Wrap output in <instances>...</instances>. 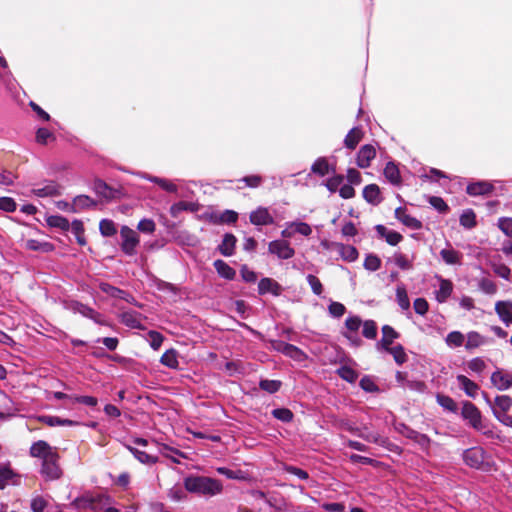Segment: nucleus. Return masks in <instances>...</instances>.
<instances>
[{
    "instance_id": "obj_1",
    "label": "nucleus",
    "mask_w": 512,
    "mask_h": 512,
    "mask_svg": "<svg viewBox=\"0 0 512 512\" xmlns=\"http://www.w3.org/2000/svg\"><path fill=\"white\" fill-rule=\"evenodd\" d=\"M30 455L42 460L41 473L48 480L60 478L62 471L58 464L59 455L56 448L47 442L39 440L30 447Z\"/></svg>"
},
{
    "instance_id": "obj_2",
    "label": "nucleus",
    "mask_w": 512,
    "mask_h": 512,
    "mask_svg": "<svg viewBox=\"0 0 512 512\" xmlns=\"http://www.w3.org/2000/svg\"><path fill=\"white\" fill-rule=\"evenodd\" d=\"M185 489L200 496L213 497L222 492V483L214 478L205 476H189L184 480Z\"/></svg>"
},
{
    "instance_id": "obj_3",
    "label": "nucleus",
    "mask_w": 512,
    "mask_h": 512,
    "mask_svg": "<svg viewBox=\"0 0 512 512\" xmlns=\"http://www.w3.org/2000/svg\"><path fill=\"white\" fill-rule=\"evenodd\" d=\"M120 236L122 239L121 248L123 252L128 255L135 254V249L139 244L137 233L133 229L123 226L120 230Z\"/></svg>"
},
{
    "instance_id": "obj_4",
    "label": "nucleus",
    "mask_w": 512,
    "mask_h": 512,
    "mask_svg": "<svg viewBox=\"0 0 512 512\" xmlns=\"http://www.w3.org/2000/svg\"><path fill=\"white\" fill-rule=\"evenodd\" d=\"M268 251L280 259H290L295 251L286 240H274L268 245Z\"/></svg>"
},
{
    "instance_id": "obj_5",
    "label": "nucleus",
    "mask_w": 512,
    "mask_h": 512,
    "mask_svg": "<svg viewBox=\"0 0 512 512\" xmlns=\"http://www.w3.org/2000/svg\"><path fill=\"white\" fill-rule=\"evenodd\" d=\"M462 416L469 421V424L477 429H482L481 413L479 409L471 402H465L462 407Z\"/></svg>"
},
{
    "instance_id": "obj_6",
    "label": "nucleus",
    "mask_w": 512,
    "mask_h": 512,
    "mask_svg": "<svg viewBox=\"0 0 512 512\" xmlns=\"http://www.w3.org/2000/svg\"><path fill=\"white\" fill-rule=\"evenodd\" d=\"M376 157V149L373 145H363L357 153L356 164L359 168L365 169L371 165V161Z\"/></svg>"
},
{
    "instance_id": "obj_7",
    "label": "nucleus",
    "mask_w": 512,
    "mask_h": 512,
    "mask_svg": "<svg viewBox=\"0 0 512 512\" xmlns=\"http://www.w3.org/2000/svg\"><path fill=\"white\" fill-rule=\"evenodd\" d=\"M491 382L498 390H507L512 387V373L498 369L492 373Z\"/></svg>"
},
{
    "instance_id": "obj_8",
    "label": "nucleus",
    "mask_w": 512,
    "mask_h": 512,
    "mask_svg": "<svg viewBox=\"0 0 512 512\" xmlns=\"http://www.w3.org/2000/svg\"><path fill=\"white\" fill-rule=\"evenodd\" d=\"M464 461L473 468H479L484 462V451L481 448L474 447L465 451Z\"/></svg>"
},
{
    "instance_id": "obj_9",
    "label": "nucleus",
    "mask_w": 512,
    "mask_h": 512,
    "mask_svg": "<svg viewBox=\"0 0 512 512\" xmlns=\"http://www.w3.org/2000/svg\"><path fill=\"white\" fill-rule=\"evenodd\" d=\"M495 312L500 320L509 326L512 324V302L511 301H497L495 303Z\"/></svg>"
},
{
    "instance_id": "obj_10",
    "label": "nucleus",
    "mask_w": 512,
    "mask_h": 512,
    "mask_svg": "<svg viewBox=\"0 0 512 512\" xmlns=\"http://www.w3.org/2000/svg\"><path fill=\"white\" fill-rule=\"evenodd\" d=\"M398 337L399 333L396 332L393 327L384 325L382 327V338L376 345L377 349L383 348L384 350H387L391 348L392 343Z\"/></svg>"
},
{
    "instance_id": "obj_11",
    "label": "nucleus",
    "mask_w": 512,
    "mask_h": 512,
    "mask_svg": "<svg viewBox=\"0 0 512 512\" xmlns=\"http://www.w3.org/2000/svg\"><path fill=\"white\" fill-rule=\"evenodd\" d=\"M32 193L37 197H54L60 195V186L53 181L46 182L43 186L34 188Z\"/></svg>"
},
{
    "instance_id": "obj_12",
    "label": "nucleus",
    "mask_w": 512,
    "mask_h": 512,
    "mask_svg": "<svg viewBox=\"0 0 512 512\" xmlns=\"http://www.w3.org/2000/svg\"><path fill=\"white\" fill-rule=\"evenodd\" d=\"M395 217L402 224L407 226L410 229L418 230L422 228V223L415 217L406 213V210L402 207H399L395 210Z\"/></svg>"
},
{
    "instance_id": "obj_13",
    "label": "nucleus",
    "mask_w": 512,
    "mask_h": 512,
    "mask_svg": "<svg viewBox=\"0 0 512 512\" xmlns=\"http://www.w3.org/2000/svg\"><path fill=\"white\" fill-rule=\"evenodd\" d=\"M439 280V289L435 292L436 300L439 303H444L451 296L453 291V283L444 278H438Z\"/></svg>"
},
{
    "instance_id": "obj_14",
    "label": "nucleus",
    "mask_w": 512,
    "mask_h": 512,
    "mask_svg": "<svg viewBox=\"0 0 512 512\" xmlns=\"http://www.w3.org/2000/svg\"><path fill=\"white\" fill-rule=\"evenodd\" d=\"M250 221L254 225H268L273 223V217L266 208L259 207L250 214Z\"/></svg>"
},
{
    "instance_id": "obj_15",
    "label": "nucleus",
    "mask_w": 512,
    "mask_h": 512,
    "mask_svg": "<svg viewBox=\"0 0 512 512\" xmlns=\"http://www.w3.org/2000/svg\"><path fill=\"white\" fill-rule=\"evenodd\" d=\"M258 291L260 294L271 293L278 296L281 293V286L271 278H263L258 284Z\"/></svg>"
},
{
    "instance_id": "obj_16",
    "label": "nucleus",
    "mask_w": 512,
    "mask_h": 512,
    "mask_svg": "<svg viewBox=\"0 0 512 512\" xmlns=\"http://www.w3.org/2000/svg\"><path fill=\"white\" fill-rule=\"evenodd\" d=\"M364 132L360 127L352 128L344 139V145L346 148L353 150L359 144V142L363 139Z\"/></svg>"
},
{
    "instance_id": "obj_17",
    "label": "nucleus",
    "mask_w": 512,
    "mask_h": 512,
    "mask_svg": "<svg viewBox=\"0 0 512 512\" xmlns=\"http://www.w3.org/2000/svg\"><path fill=\"white\" fill-rule=\"evenodd\" d=\"M364 199L373 205H377L381 202L380 188L376 184H370L363 189Z\"/></svg>"
},
{
    "instance_id": "obj_18",
    "label": "nucleus",
    "mask_w": 512,
    "mask_h": 512,
    "mask_svg": "<svg viewBox=\"0 0 512 512\" xmlns=\"http://www.w3.org/2000/svg\"><path fill=\"white\" fill-rule=\"evenodd\" d=\"M512 406V398L508 395H500L495 398L494 405L492 407L493 414L496 417V413H507Z\"/></svg>"
},
{
    "instance_id": "obj_19",
    "label": "nucleus",
    "mask_w": 512,
    "mask_h": 512,
    "mask_svg": "<svg viewBox=\"0 0 512 512\" xmlns=\"http://www.w3.org/2000/svg\"><path fill=\"white\" fill-rule=\"evenodd\" d=\"M457 381H458L459 387L462 390H464V392L469 397L474 398L477 395V392L479 390V386L475 382H473L472 380H470L469 378H467L464 375H458L457 376Z\"/></svg>"
},
{
    "instance_id": "obj_20",
    "label": "nucleus",
    "mask_w": 512,
    "mask_h": 512,
    "mask_svg": "<svg viewBox=\"0 0 512 512\" xmlns=\"http://www.w3.org/2000/svg\"><path fill=\"white\" fill-rule=\"evenodd\" d=\"M465 338H466L465 348L467 350L476 349L486 343L485 337L482 336L477 331L468 332L467 335L465 336Z\"/></svg>"
},
{
    "instance_id": "obj_21",
    "label": "nucleus",
    "mask_w": 512,
    "mask_h": 512,
    "mask_svg": "<svg viewBox=\"0 0 512 512\" xmlns=\"http://www.w3.org/2000/svg\"><path fill=\"white\" fill-rule=\"evenodd\" d=\"M199 205L194 202L179 201L173 204L170 208V213L173 217H177L182 211L197 212Z\"/></svg>"
},
{
    "instance_id": "obj_22",
    "label": "nucleus",
    "mask_w": 512,
    "mask_h": 512,
    "mask_svg": "<svg viewBox=\"0 0 512 512\" xmlns=\"http://www.w3.org/2000/svg\"><path fill=\"white\" fill-rule=\"evenodd\" d=\"M39 421L48 425V426H77L79 422L70 420V419H62L57 416H41Z\"/></svg>"
},
{
    "instance_id": "obj_23",
    "label": "nucleus",
    "mask_w": 512,
    "mask_h": 512,
    "mask_svg": "<svg viewBox=\"0 0 512 512\" xmlns=\"http://www.w3.org/2000/svg\"><path fill=\"white\" fill-rule=\"evenodd\" d=\"M384 176L393 185L401 183L400 171L394 162H388L384 168Z\"/></svg>"
},
{
    "instance_id": "obj_24",
    "label": "nucleus",
    "mask_w": 512,
    "mask_h": 512,
    "mask_svg": "<svg viewBox=\"0 0 512 512\" xmlns=\"http://www.w3.org/2000/svg\"><path fill=\"white\" fill-rule=\"evenodd\" d=\"M143 178L157 184L159 187H161L163 190L169 193H177L178 191L177 185L168 179L159 178L147 174L143 175Z\"/></svg>"
},
{
    "instance_id": "obj_25",
    "label": "nucleus",
    "mask_w": 512,
    "mask_h": 512,
    "mask_svg": "<svg viewBox=\"0 0 512 512\" xmlns=\"http://www.w3.org/2000/svg\"><path fill=\"white\" fill-rule=\"evenodd\" d=\"M376 230L390 245H397L402 240L401 234L396 231L388 230L383 225H377Z\"/></svg>"
},
{
    "instance_id": "obj_26",
    "label": "nucleus",
    "mask_w": 512,
    "mask_h": 512,
    "mask_svg": "<svg viewBox=\"0 0 512 512\" xmlns=\"http://www.w3.org/2000/svg\"><path fill=\"white\" fill-rule=\"evenodd\" d=\"M493 186L487 182L473 183L467 186V193L469 195L477 196L488 194L492 191Z\"/></svg>"
},
{
    "instance_id": "obj_27",
    "label": "nucleus",
    "mask_w": 512,
    "mask_h": 512,
    "mask_svg": "<svg viewBox=\"0 0 512 512\" xmlns=\"http://www.w3.org/2000/svg\"><path fill=\"white\" fill-rule=\"evenodd\" d=\"M214 267L217 273L225 279L232 280L236 275L235 270L223 260H216L214 262Z\"/></svg>"
},
{
    "instance_id": "obj_28",
    "label": "nucleus",
    "mask_w": 512,
    "mask_h": 512,
    "mask_svg": "<svg viewBox=\"0 0 512 512\" xmlns=\"http://www.w3.org/2000/svg\"><path fill=\"white\" fill-rule=\"evenodd\" d=\"M440 255L444 262L449 265L459 264L462 259V254L453 248L441 250Z\"/></svg>"
},
{
    "instance_id": "obj_29",
    "label": "nucleus",
    "mask_w": 512,
    "mask_h": 512,
    "mask_svg": "<svg viewBox=\"0 0 512 512\" xmlns=\"http://www.w3.org/2000/svg\"><path fill=\"white\" fill-rule=\"evenodd\" d=\"M160 362L171 369L178 368L179 362H178V353L174 349L167 350L160 359Z\"/></svg>"
},
{
    "instance_id": "obj_30",
    "label": "nucleus",
    "mask_w": 512,
    "mask_h": 512,
    "mask_svg": "<svg viewBox=\"0 0 512 512\" xmlns=\"http://www.w3.org/2000/svg\"><path fill=\"white\" fill-rule=\"evenodd\" d=\"M235 244V236L232 234H226L221 245L219 246V250L224 256H231L234 252Z\"/></svg>"
},
{
    "instance_id": "obj_31",
    "label": "nucleus",
    "mask_w": 512,
    "mask_h": 512,
    "mask_svg": "<svg viewBox=\"0 0 512 512\" xmlns=\"http://www.w3.org/2000/svg\"><path fill=\"white\" fill-rule=\"evenodd\" d=\"M238 218V214L233 210H226L219 214H212L211 219L214 223H234Z\"/></svg>"
},
{
    "instance_id": "obj_32",
    "label": "nucleus",
    "mask_w": 512,
    "mask_h": 512,
    "mask_svg": "<svg viewBox=\"0 0 512 512\" xmlns=\"http://www.w3.org/2000/svg\"><path fill=\"white\" fill-rule=\"evenodd\" d=\"M465 335L460 331H452L447 334L445 338V343L450 348L461 347L464 344Z\"/></svg>"
},
{
    "instance_id": "obj_33",
    "label": "nucleus",
    "mask_w": 512,
    "mask_h": 512,
    "mask_svg": "<svg viewBox=\"0 0 512 512\" xmlns=\"http://www.w3.org/2000/svg\"><path fill=\"white\" fill-rule=\"evenodd\" d=\"M95 205V202L88 196L80 195L74 198L71 211L78 212L82 209Z\"/></svg>"
},
{
    "instance_id": "obj_34",
    "label": "nucleus",
    "mask_w": 512,
    "mask_h": 512,
    "mask_svg": "<svg viewBox=\"0 0 512 512\" xmlns=\"http://www.w3.org/2000/svg\"><path fill=\"white\" fill-rule=\"evenodd\" d=\"M311 170L319 176H325L330 172V164L326 158L321 157L313 163Z\"/></svg>"
},
{
    "instance_id": "obj_35",
    "label": "nucleus",
    "mask_w": 512,
    "mask_h": 512,
    "mask_svg": "<svg viewBox=\"0 0 512 512\" xmlns=\"http://www.w3.org/2000/svg\"><path fill=\"white\" fill-rule=\"evenodd\" d=\"M414 256L408 257L402 253H396L393 256L394 263L402 270H410L413 268Z\"/></svg>"
},
{
    "instance_id": "obj_36",
    "label": "nucleus",
    "mask_w": 512,
    "mask_h": 512,
    "mask_svg": "<svg viewBox=\"0 0 512 512\" xmlns=\"http://www.w3.org/2000/svg\"><path fill=\"white\" fill-rule=\"evenodd\" d=\"M396 300L398 305L403 310H408L410 307V300L406 291V288L403 285L397 286L396 289Z\"/></svg>"
},
{
    "instance_id": "obj_37",
    "label": "nucleus",
    "mask_w": 512,
    "mask_h": 512,
    "mask_svg": "<svg viewBox=\"0 0 512 512\" xmlns=\"http://www.w3.org/2000/svg\"><path fill=\"white\" fill-rule=\"evenodd\" d=\"M339 253L341 257L348 262H353L358 258L357 249L350 245H340Z\"/></svg>"
},
{
    "instance_id": "obj_38",
    "label": "nucleus",
    "mask_w": 512,
    "mask_h": 512,
    "mask_svg": "<svg viewBox=\"0 0 512 512\" xmlns=\"http://www.w3.org/2000/svg\"><path fill=\"white\" fill-rule=\"evenodd\" d=\"M127 448L129 449V451L141 462V463H144V464H153V463H156L157 461V458L156 457H153L149 454H147L146 452L144 451H141L137 448H134V447H131V446H127Z\"/></svg>"
},
{
    "instance_id": "obj_39",
    "label": "nucleus",
    "mask_w": 512,
    "mask_h": 512,
    "mask_svg": "<svg viewBox=\"0 0 512 512\" xmlns=\"http://www.w3.org/2000/svg\"><path fill=\"white\" fill-rule=\"evenodd\" d=\"M386 351L389 352L393 356L395 362L399 365H401L407 361V355L404 351V348L401 345L391 347V348L387 349Z\"/></svg>"
},
{
    "instance_id": "obj_40",
    "label": "nucleus",
    "mask_w": 512,
    "mask_h": 512,
    "mask_svg": "<svg viewBox=\"0 0 512 512\" xmlns=\"http://www.w3.org/2000/svg\"><path fill=\"white\" fill-rule=\"evenodd\" d=\"M122 322L131 328H140L141 321L136 313L125 312L121 316Z\"/></svg>"
},
{
    "instance_id": "obj_41",
    "label": "nucleus",
    "mask_w": 512,
    "mask_h": 512,
    "mask_svg": "<svg viewBox=\"0 0 512 512\" xmlns=\"http://www.w3.org/2000/svg\"><path fill=\"white\" fill-rule=\"evenodd\" d=\"M460 224L465 228H473L476 225V215L472 210H466L460 216Z\"/></svg>"
},
{
    "instance_id": "obj_42",
    "label": "nucleus",
    "mask_w": 512,
    "mask_h": 512,
    "mask_svg": "<svg viewBox=\"0 0 512 512\" xmlns=\"http://www.w3.org/2000/svg\"><path fill=\"white\" fill-rule=\"evenodd\" d=\"M100 232L103 236H113L116 234V227L112 220L103 219L99 224Z\"/></svg>"
},
{
    "instance_id": "obj_43",
    "label": "nucleus",
    "mask_w": 512,
    "mask_h": 512,
    "mask_svg": "<svg viewBox=\"0 0 512 512\" xmlns=\"http://www.w3.org/2000/svg\"><path fill=\"white\" fill-rule=\"evenodd\" d=\"M47 222L50 226L57 227L63 230H68L70 227L69 221L66 218L58 215L50 216L47 219Z\"/></svg>"
},
{
    "instance_id": "obj_44",
    "label": "nucleus",
    "mask_w": 512,
    "mask_h": 512,
    "mask_svg": "<svg viewBox=\"0 0 512 512\" xmlns=\"http://www.w3.org/2000/svg\"><path fill=\"white\" fill-rule=\"evenodd\" d=\"M362 334L368 339H374L377 335V325L373 320H367L363 323Z\"/></svg>"
},
{
    "instance_id": "obj_45",
    "label": "nucleus",
    "mask_w": 512,
    "mask_h": 512,
    "mask_svg": "<svg viewBox=\"0 0 512 512\" xmlns=\"http://www.w3.org/2000/svg\"><path fill=\"white\" fill-rule=\"evenodd\" d=\"M337 373L342 379L351 383L354 382L358 377V374L351 367L348 366L340 367L337 370Z\"/></svg>"
},
{
    "instance_id": "obj_46",
    "label": "nucleus",
    "mask_w": 512,
    "mask_h": 512,
    "mask_svg": "<svg viewBox=\"0 0 512 512\" xmlns=\"http://www.w3.org/2000/svg\"><path fill=\"white\" fill-rule=\"evenodd\" d=\"M492 269L494 271V273L503 278V279H506V280H509L510 279V276H511V270L510 268L506 265V264H503V263H493L492 264Z\"/></svg>"
},
{
    "instance_id": "obj_47",
    "label": "nucleus",
    "mask_w": 512,
    "mask_h": 512,
    "mask_svg": "<svg viewBox=\"0 0 512 512\" xmlns=\"http://www.w3.org/2000/svg\"><path fill=\"white\" fill-rule=\"evenodd\" d=\"M260 388L268 393H275L281 387V382L278 380H261L259 384Z\"/></svg>"
},
{
    "instance_id": "obj_48",
    "label": "nucleus",
    "mask_w": 512,
    "mask_h": 512,
    "mask_svg": "<svg viewBox=\"0 0 512 512\" xmlns=\"http://www.w3.org/2000/svg\"><path fill=\"white\" fill-rule=\"evenodd\" d=\"M25 247L32 251L41 250L47 252L51 250L52 246L49 243H40L37 240L30 239L25 242Z\"/></svg>"
},
{
    "instance_id": "obj_49",
    "label": "nucleus",
    "mask_w": 512,
    "mask_h": 512,
    "mask_svg": "<svg viewBox=\"0 0 512 512\" xmlns=\"http://www.w3.org/2000/svg\"><path fill=\"white\" fill-rule=\"evenodd\" d=\"M381 266V260L376 255H368L364 261V267L370 271H376Z\"/></svg>"
},
{
    "instance_id": "obj_50",
    "label": "nucleus",
    "mask_w": 512,
    "mask_h": 512,
    "mask_svg": "<svg viewBox=\"0 0 512 512\" xmlns=\"http://www.w3.org/2000/svg\"><path fill=\"white\" fill-rule=\"evenodd\" d=\"M437 402L446 410H449V411H455L456 408H457V405L455 403V401L449 397V396H445V395H438L437 396Z\"/></svg>"
},
{
    "instance_id": "obj_51",
    "label": "nucleus",
    "mask_w": 512,
    "mask_h": 512,
    "mask_svg": "<svg viewBox=\"0 0 512 512\" xmlns=\"http://www.w3.org/2000/svg\"><path fill=\"white\" fill-rule=\"evenodd\" d=\"M273 416L283 422H290L293 418V413L286 408L274 409L272 411Z\"/></svg>"
},
{
    "instance_id": "obj_52",
    "label": "nucleus",
    "mask_w": 512,
    "mask_h": 512,
    "mask_svg": "<svg viewBox=\"0 0 512 512\" xmlns=\"http://www.w3.org/2000/svg\"><path fill=\"white\" fill-rule=\"evenodd\" d=\"M498 227L506 236L512 237V218H500L498 221Z\"/></svg>"
},
{
    "instance_id": "obj_53",
    "label": "nucleus",
    "mask_w": 512,
    "mask_h": 512,
    "mask_svg": "<svg viewBox=\"0 0 512 512\" xmlns=\"http://www.w3.org/2000/svg\"><path fill=\"white\" fill-rule=\"evenodd\" d=\"M343 180L344 177L342 175H335L327 180L326 187L330 192L334 193L340 189Z\"/></svg>"
},
{
    "instance_id": "obj_54",
    "label": "nucleus",
    "mask_w": 512,
    "mask_h": 512,
    "mask_svg": "<svg viewBox=\"0 0 512 512\" xmlns=\"http://www.w3.org/2000/svg\"><path fill=\"white\" fill-rule=\"evenodd\" d=\"M361 325L362 321L358 316L348 317L345 321V327L351 333L357 332Z\"/></svg>"
},
{
    "instance_id": "obj_55",
    "label": "nucleus",
    "mask_w": 512,
    "mask_h": 512,
    "mask_svg": "<svg viewBox=\"0 0 512 512\" xmlns=\"http://www.w3.org/2000/svg\"><path fill=\"white\" fill-rule=\"evenodd\" d=\"M73 232L76 235L77 241L80 245H85L84 228L80 221H74L71 225Z\"/></svg>"
},
{
    "instance_id": "obj_56",
    "label": "nucleus",
    "mask_w": 512,
    "mask_h": 512,
    "mask_svg": "<svg viewBox=\"0 0 512 512\" xmlns=\"http://www.w3.org/2000/svg\"><path fill=\"white\" fill-rule=\"evenodd\" d=\"M137 229L143 233H153L155 231V223L151 219H142L137 226Z\"/></svg>"
},
{
    "instance_id": "obj_57",
    "label": "nucleus",
    "mask_w": 512,
    "mask_h": 512,
    "mask_svg": "<svg viewBox=\"0 0 512 512\" xmlns=\"http://www.w3.org/2000/svg\"><path fill=\"white\" fill-rule=\"evenodd\" d=\"M307 281H308L312 291L316 295H320L323 292L322 283L320 282V280L316 276H314L312 274H309L307 276Z\"/></svg>"
},
{
    "instance_id": "obj_58",
    "label": "nucleus",
    "mask_w": 512,
    "mask_h": 512,
    "mask_svg": "<svg viewBox=\"0 0 512 512\" xmlns=\"http://www.w3.org/2000/svg\"><path fill=\"white\" fill-rule=\"evenodd\" d=\"M283 354L295 359V360H301L304 356L303 352L297 348L296 346L292 344H288V346L284 347Z\"/></svg>"
},
{
    "instance_id": "obj_59",
    "label": "nucleus",
    "mask_w": 512,
    "mask_h": 512,
    "mask_svg": "<svg viewBox=\"0 0 512 512\" xmlns=\"http://www.w3.org/2000/svg\"><path fill=\"white\" fill-rule=\"evenodd\" d=\"M47 504V501L42 496H36L31 501V509L33 512H43Z\"/></svg>"
},
{
    "instance_id": "obj_60",
    "label": "nucleus",
    "mask_w": 512,
    "mask_h": 512,
    "mask_svg": "<svg viewBox=\"0 0 512 512\" xmlns=\"http://www.w3.org/2000/svg\"><path fill=\"white\" fill-rule=\"evenodd\" d=\"M468 368L473 372L481 373L486 368V364L483 359L477 357L468 362Z\"/></svg>"
},
{
    "instance_id": "obj_61",
    "label": "nucleus",
    "mask_w": 512,
    "mask_h": 512,
    "mask_svg": "<svg viewBox=\"0 0 512 512\" xmlns=\"http://www.w3.org/2000/svg\"><path fill=\"white\" fill-rule=\"evenodd\" d=\"M413 307L416 313L425 315L428 312L429 304L424 298H417L413 303Z\"/></svg>"
},
{
    "instance_id": "obj_62",
    "label": "nucleus",
    "mask_w": 512,
    "mask_h": 512,
    "mask_svg": "<svg viewBox=\"0 0 512 512\" xmlns=\"http://www.w3.org/2000/svg\"><path fill=\"white\" fill-rule=\"evenodd\" d=\"M429 203L439 212H447L449 209L448 205L441 197L432 196L429 198Z\"/></svg>"
},
{
    "instance_id": "obj_63",
    "label": "nucleus",
    "mask_w": 512,
    "mask_h": 512,
    "mask_svg": "<svg viewBox=\"0 0 512 512\" xmlns=\"http://www.w3.org/2000/svg\"><path fill=\"white\" fill-rule=\"evenodd\" d=\"M480 288L484 293L490 295H493L497 292V285L489 279H482L480 282Z\"/></svg>"
},
{
    "instance_id": "obj_64",
    "label": "nucleus",
    "mask_w": 512,
    "mask_h": 512,
    "mask_svg": "<svg viewBox=\"0 0 512 512\" xmlns=\"http://www.w3.org/2000/svg\"><path fill=\"white\" fill-rule=\"evenodd\" d=\"M52 138V133L45 128L38 129L36 133V141L40 144H47Z\"/></svg>"
}]
</instances>
